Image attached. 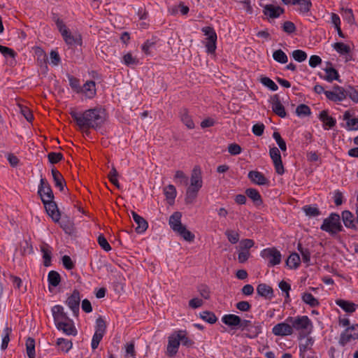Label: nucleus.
Returning <instances> with one entry per match:
<instances>
[{
  "mask_svg": "<svg viewBox=\"0 0 358 358\" xmlns=\"http://www.w3.org/2000/svg\"><path fill=\"white\" fill-rule=\"evenodd\" d=\"M70 115L79 128L85 130L87 134L90 129H101L107 119L106 110L98 107L86 110L83 113L72 110Z\"/></svg>",
  "mask_w": 358,
  "mask_h": 358,
  "instance_id": "1",
  "label": "nucleus"
},
{
  "mask_svg": "<svg viewBox=\"0 0 358 358\" xmlns=\"http://www.w3.org/2000/svg\"><path fill=\"white\" fill-rule=\"evenodd\" d=\"M326 97L334 102H341L348 96L354 103H358V91L352 86H348L347 90L338 85L333 86V90L325 92Z\"/></svg>",
  "mask_w": 358,
  "mask_h": 358,
  "instance_id": "2",
  "label": "nucleus"
},
{
  "mask_svg": "<svg viewBox=\"0 0 358 358\" xmlns=\"http://www.w3.org/2000/svg\"><path fill=\"white\" fill-rule=\"evenodd\" d=\"M203 186L201 171L199 166H196L192 171L190 185L187 187L185 194V203H192L197 197L198 192Z\"/></svg>",
  "mask_w": 358,
  "mask_h": 358,
  "instance_id": "3",
  "label": "nucleus"
},
{
  "mask_svg": "<svg viewBox=\"0 0 358 358\" xmlns=\"http://www.w3.org/2000/svg\"><path fill=\"white\" fill-rule=\"evenodd\" d=\"M320 229L331 235L343 231V227L341 223V216L338 213H331L328 217L324 220Z\"/></svg>",
  "mask_w": 358,
  "mask_h": 358,
  "instance_id": "4",
  "label": "nucleus"
},
{
  "mask_svg": "<svg viewBox=\"0 0 358 358\" xmlns=\"http://www.w3.org/2000/svg\"><path fill=\"white\" fill-rule=\"evenodd\" d=\"M286 322L292 324L293 329H294L296 331H305L310 334L313 329L312 322L306 315L295 317H288Z\"/></svg>",
  "mask_w": 358,
  "mask_h": 358,
  "instance_id": "5",
  "label": "nucleus"
},
{
  "mask_svg": "<svg viewBox=\"0 0 358 358\" xmlns=\"http://www.w3.org/2000/svg\"><path fill=\"white\" fill-rule=\"evenodd\" d=\"M239 329L242 331H246L245 336L249 338H255L262 332V326L259 322H252L250 320H242Z\"/></svg>",
  "mask_w": 358,
  "mask_h": 358,
  "instance_id": "6",
  "label": "nucleus"
},
{
  "mask_svg": "<svg viewBox=\"0 0 358 358\" xmlns=\"http://www.w3.org/2000/svg\"><path fill=\"white\" fill-rule=\"evenodd\" d=\"M260 255L264 259L268 260L267 266L272 267L280 264L282 255L275 248H268L261 251Z\"/></svg>",
  "mask_w": 358,
  "mask_h": 358,
  "instance_id": "7",
  "label": "nucleus"
},
{
  "mask_svg": "<svg viewBox=\"0 0 358 358\" xmlns=\"http://www.w3.org/2000/svg\"><path fill=\"white\" fill-rule=\"evenodd\" d=\"M204 35L207 36L206 48L208 53H214L216 50L217 34L211 27H204L201 29Z\"/></svg>",
  "mask_w": 358,
  "mask_h": 358,
  "instance_id": "8",
  "label": "nucleus"
},
{
  "mask_svg": "<svg viewBox=\"0 0 358 358\" xmlns=\"http://www.w3.org/2000/svg\"><path fill=\"white\" fill-rule=\"evenodd\" d=\"M38 194H39L41 201H49L54 199V194L52 190L51 186L45 178H41L40 185L38 186Z\"/></svg>",
  "mask_w": 358,
  "mask_h": 358,
  "instance_id": "9",
  "label": "nucleus"
},
{
  "mask_svg": "<svg viewBox=\"0 0 358 358\" xmlns=\"http://www.w3.org/2000/svg\"><path fill=\"white\" fill-rule=\"evenodd\" d=\"M269 155L273 161L276 173L278 175H282L285 173V169L279 150L276 147L271 148Z\"/></svg>",
  "mask_w": 358,
  "mask_h": 358,
  "instance_id": "10",
  "label": "nucleus"
},
{
  "mask_svg": "<svg viewBox=\"0 0 358 358\" xmlns=\"http://www.w3.org/2000/svg\"><path fill=\"white\" fill-rule=\"evenodd\" d=\"M43 203L45 206L47 213L52 217L55 222H59L60 220L61 214L58 209L57 203L54 201V199L49 201H44L43 199Z\"/></svg>",
  "mask_w": 358,
  "mask_h": 358,
  "instance_id": "11",
  "label": "nucleus"
},
{
  "mask_svg": "<svg viewBox=\"0 0 358 358\" xmlns=\"http://www.w3.org/2000/svg\"><path fill=\"white\" fill-rule=\"evenodd\" d=\"M324 71H325L326 75L323 76L320 73H318V76L320 78L329 83H332L334 80L341 82L340 80V75L338 71L332 67V64L331 62L327 63V66L324 69Z\"/></svg>",
  "mask_w": 358,
  "mask_h": 358,
  "instance_id": "12",
  "label": "nucleus"
},
{
  "mask_svg": "<svg viewBox=\"0 0 358 358\" xmlns=\"http://www.w3.org/2000/svg\"><path fill=\"white\" fill-rule=\"evenodd\" d=\"M180 341L175 331L168 338V345L166 347V355L169 357H173L178 353L180 347Z\"/></svg>",
  "mask_w": 358,
  "mask_h": 358,
  "instance_id": "13",
  "label": "nucleus"
},
{
  "mask_svg": "<svg viewBox=\"0 0 358 358\" xmlns=\"http://www.w3.org/2000/svg\"><path fill=\"white\" fill-rule=\"evenodd\" d=\"M293 327L287 322L275 324L272 329V333L278 336H286L293 334Z\"/></svg>",
  "mask_w": 358,
  "mask_h": 358,
  "instance_id": "14",
  "label": "nucleus"
},
{
  "mask_svg": "<svg viewBox=\"0 0 358 358\" xmlns=\"http://www.w3.org/2000/svg\"><path fill=\"white\" fill-rule=\"evenodd\" d=\"M285 5H297V10L301 14L308 13L312 7L310 0H281Z\"/></svg>",
  "mask_w": 358,
  "mask_h": 358,
  "instance_id": "15",
  "label": "nucleus"
},
{
  "mask_svg": "<svg viewBox=\"0 0 358 358\" xmlns=\"http://www.w3.org/2000/svg\"><path fill=\"white\" fill-rule=\"evenodd\" d=\"M271 103L273 112L280 117L284 118L287 116L285 108L280 101L278 94H274L271 98Z\"/></svg>",
  "mask_w": 358,
  "mask_h": 358,
  "instance_id": "16",
  "label": "nucleus"
},
{
  "mask_svg": "<svg viewBox=\"0 0 358 358\" xmlns=\"http://www.w3.org/2000/svg\"><path fill=\"white\" fill-rule=\"evenodd\" d=\"M80 301V292L78 289H74L71 295L68 297L66 304L76 315H77L79 312Z\"/></svg>",
  "mask_w": 358,
  "mask_h": 358,
  "instance_id": "17",
  "label": "nucleus"
},
{
  "mask_svg": "<svg viewBox=\"0 0 358 358\" xmlns=\"http://www.w3.org/2000/svg\"><path fill=\"white\" fill-rule=\"evenodd\" d=\"M52 313L55 326H57L58 323L69 321L70 319L66 313L64 312V308L60 305L54 306L52 308Z\"/></svg>",
  "mask_w": 358,
  "mask_h": 358,
  "instance_id": "18",
  "label": "nucleus"
},
{
  "mask_svg": "<svg viewBox=\"0 0 358 358\" xmlns=\"http://www.w3.org/2000/svg\"><path fill=\"white\" fill-rule=\"evenodd\" d=\"M62 38L69 46L82 45L83 40L80 34H72L70 31H64Z\"/></svg>",
  "mask_w": 358,
  "mask_h": 358,
  "instance_id": "19",
  "label": "nucleus"
},
{
  "mask_svg": "<svg viewBox=\"0 0 358 358\" xmlns=\"http://www.w3.org/2000/svg\"><path fill=\"white\" fill-rule=\"evenodd\" d=\"M248 178L250 181L258 185H267L269 183L268 178L265 176L258 171H250L248 174Z\"/></svg>",
  "mask_w": 358,
  "mask_h": 358,
  "instance_id": "20",
  "label": "nucleus"
},
{
  "mask_svg": "<svg viewBox=\"0 0 358 358\" xmlns=\"http://www.w3.org/2000/svg\"><path fill=\"white\" fill-rule=\"evenodd\" d=\"M179 117L180 121L189 129H193L195 127L194 122L192 115L187 108H182L179 110Z\"/></svg>",
  "mask_w": 358,
  "mask_h": 358,
  "instance_id": "21",
  "label": "nucleus"
},
{
  "mask_svg": "<svg viewBox=\"0 0 358 358\" xmlns=\"http://www.w3.org/2000/svg\"><path fill=\"white\" fill-rule=\"evenodd\" d=\"M131 213L134 221L137 225L135 229L136 233L142 234L145 232L148 227V222L143 217L137 214L136 212L131 211Z\"/></svg>",
  "mask_w": 358,
  "mask_h": 358,
  "instance_id": "22",
  "label": "nucleus"
},
{
  "mask_svg": "<svg viewBox=\"0 0 358 358\" xmlns=\"http://www.w3.org/2000/svg\"><path fill=\"white\" fill-rule=\"evenodd\" d=\"M58 330L62 331L66 335L76 336L77 334V330L73 324L72 320L69 319V321H65L62 323H58L56 326Z\"/></svg>",
  "mask_w": 358,
  "mask_h": 358,
  "instance_id": "23",
  "label": "nucleus"
},
{
  "mask_svg": "<svg viewBox=\"0 0 358 358\" xmlns=\"http://www.w3.org/2000/svg\"><path fill=\"white\" fill-rule=\"evenodd\" d=\"M341 217L344 225L349 229H357L356 220L354 215L349 210H343Z\"/></svg>",
  "mask_w": 358,
  "mask_h": 358,
  "instance_id": "24",
  "label": "nucleus"
},
{
  "mask_svg": "<svg viewBox=\"0 0 358 358\" xmlns=\"http://www.w3.org/2000/svg\"><path fill=\"white\" fill-rule=\"evenodd\" d=\"M241 320H242L239 316L234 314L224 315L222 317V322L224 324L231 327H238L239 328Z\"/></svg>",
  "mask_w": 358,
  "mask_h": 358,
  "instance_id": "25",
  "label": "nucleus"
},
{
  "mask_svg": "<svg viewBox=\"0 0 358 358\" xmlns=\"http://www.w3.org/2000/svg\"><path fill=\"white\" fill-rule=\"evenodd\" d=\"M245 195L250 199L256 206L263 203V199L259 191L255 188H248L245 190Z\"/></svg>",
  "mask_w": 358,
  "mask_h": 358,
  "instance_id": "26",
  "label": "nucleus"
},
{
  "mask_svg": "<svg viewBox=\"0 0 358 358\" xmlns=\"http://www.w3.org/2000/svg\"><path fill=\"white\" fill-rule=\"evenodd\" d=\"M319 118L323 122L324 129H331L336 124V119L329 116L327 110H322L320 114Z\"/></svg>",
  "mask_w": 358,
  "mask_h": 358,
  "instance_id": "27",
  "label": "nucleus"
},
{
  "mask_svg": "<svg viewBox=\"0 0 358 358\" xmlns=\"http://www.w3.org/2000/svg\"><path fill=\"white\" fill-rule=\"evenodd\" d=\"M284 11L282 8L272 4L266 5L264 7V14L271 18L278 17Z\"/></svg>",
  "mask_w": 358,
  "mask_h": 358,
  "instance_id": "28",
  "label": "nucleus"
},
{
  "mask_svg": "<svg viewBox=\"0 0 358 358\" xmlns=\"http://www.w3.org/2000/svg\"><path fill=\"white\" fill-rule=\"evenodd\" d=\"M86 97L92 99L96 94V84L94 81H87L82 87V92Z\"/></svg>",
  "mask_w": 358,
  "mask_h": 358,
  "instance_id": "29",
  "label": "nucleus"
},
{
  "mask_svg": "<svg viewBox=\"0 0 358 358\" xmlns=\"http://www.w3.org/2000/svg\"><path fill=\"white\" fill-rule=\"evenodd\" d=\"M181 213L178 211L173 213L169 217V224L174 232L183 225L181 223Z\"/></svg>",
  "mask_w": 358,
  "mask_h": 358,
  "instance_id": "30",
  "label": "nucleus"
},
{
  "mask_svg": "<svg viewBox=\"0 0 358 358\" xmlns=\"http://www.w3.org/2000/svg\"><path fill=\"white\" fill-rule=\"evenodd\" d=\"M53 181L56 187H58L60 191H63L64 186L66 185L65 180L62 173L55 168H53L51 171Z\"/></svg>",
  "mask_w": 358,
  "mask_h": 358,
  "instance_id": "31",
  "label": "nucleus"
},
{
  "mask_svg": "<svg viewBox=\"0 0 358 358\" xmlns=\"http://www.w3.org/2000/svg\"><path fill=\"white\" fill-rule=\"evenodd\" d=\"M257 294L266 299H271L273 296V290L271 287L265 284L261 283L257 287Z\"/></svg>",
  "mask_w": 358,
  "mask_h": 358,
  "instance_id": "32",
  "label": "nucleus"
},
{
  "mask_svg": "<svg viewBox=\"0 0 358 358\" xmlns=\"http://www.w3.org/2000/svg\"><path fill=\"white\" fill-rule=\"evenodd\" d=\"M336 304L341 308L344 311L348 313H352L356 310L357 305L353 302L345 301L343 299H337Z\"/></svg>",
  "mask_w": 358,
  "mask_h": 358,
  "instance_id": "33",
  "label": "nucleus"
},
{
  "mask_svg": "<svg viewBox=\"0 0 358 358\" xmlns=\"http://www.w3.org/2000/svg\"><path fill=\"white\" fill-rule=\"evenodd\" d=\"M41 251L43 254V265L45 266H50L52 259V250L48 244L43 243L41 245Z\"/></svg>",
  "mask_w": 358,
  "mask_h": 358,
  "instance_id": "34",
  "label": "nucleus"
},
{
  "mask_svg": "<svg viewBox=\"0 0 358 358\" xmlns=\"http://www.w3.org/2000/svg\"><path fill=\"white\" fill-rule=\"evenodd\" d=\"M343 120L346 121L347 126L350 130H357L358 129V117L351 118V114L350 111L347 110L343 115Z\"/></svg>",
  "mask_w": 358,
  "mask_h": 358,
  "instance_id": "35",
  "label": "nucleus"
},
{
  "mask_svg": "<svg viewBox=\"0 0 358 358\" xmlns=\"http://www.w3.org/2000/svg\"><path fill=\"white\" fill-rule=\"evenodd\" d=\"M314 343V340L313 338L309 337L306 339L305 343H301L299 345V357L305 358L306 352L308 350L312 351V346Z\"/></svg>",
  "mask_w": 358,
  "mask_h": 358,
  "instance_id": "36",
  "label": "nucleus"
},
{
  "mask_svg": "<svg viewBox=\"0 0 358 358\" xmlns=\"http://www.w3.org/2000/svg\"><path fill=\"white\" fill-rule=\"evenodd\" d=\"M301 263L299 255L296 252L292 253L286 260L287 266L291 269L297 268Z\"/></svg>",
  "mask_w": 358,
  "mask_h": 358,
  "instance_id": "37",
  "label": "nucleus"
},
{
  "mask_svg": "<svg viewBox=\"0 0 358 358\" xmlns=\"http://www.w3.org/2000/svg\"><path fill=\"white\" fill-rule=\"evenodd\" d=\"M176 333L178 340L182 345L189 348L194 344V342L187 336V334L185 331L178 330L176 331Z\"/></svg>",
  "mask_w": 358,
  "mask_h": 358,
  "instance_id": "38",
  "label": "nucleus"
},
{
  "mask_svg": "<svg viewBox=\"0 0 358 358\" xmlns=\"http://www.w3.org/2000/svg\"><path fill=\"white\" fill-rule=\"evenodd\" d=\"M302 301L309 305L311 308L317 307L320 305L319 301L309 292H304L301 296Z\"/></svg>",
  "mask_w": 358,
  "mask_h": 358,
  "instance_id": "39",
  "label": "nucleus"
},
{
  "mask_svg": "<svg viewBox=\"0 0 358 358\" xmlns=\"http://www.w3.org/2000/svg\"><path fill=\"white\" fill-rule=\"evenodd\" d=\"M175 232L187 241L192 242L194 240V234L188 229H187L185 225H182Z\"/></svg>",
  "mask_w": 358,
  "mask_h": 358,
  "instance_id": "40",
  "label": "nucleus"
},
{
  "mask_svg": "<svg viewBox=\"0 0 358 358\" xmlns=\"http://www.w3.org/2000/svg\"><path fill=\"white\" fill-rule=\"evenodd\" d=\"M57 345L59 347V350L63 352H68L73 347V343L71 341L59 338L57 340Z\"/></svg>",
  "mask_w": 358,
  "mask_h": 358,
  "instance_id": "41",
  "label": "nucleus"
},
{
  "mask_svg": "<svg viewBox=\"0 0 358 358\" xmlns=\"http://www.w3.org/2000/svg\"><path fill=\"white\" fill-rule=\"evenodd\" d=\"M49 286L57 287L61 282V276L57 271H51L48 275Z\"/></svg>",
  "mask_w": 358,
  "mask_h": 358,
  "instance_id": "42",
  "label": "nucleus"
},
{
  "mask_svg": "<svg viewBox=\"0 0 358 358\" xmlns=\"http://www.w3.org/2000/svg\"><path fill=\"white\" fill-rule=\"evenodd\" d=\"M164 193L169 203L173 202L176 197V189L173 185H169L164 189Z\"/></svg>",
  "mask_w": 358,
  "mask_h": 358,
  "instance_id": "43",
  "label": "nucleus"
},
{
  "mask_svg": "<svg viewBox=\"0 0 358 358\" xmlns=\"http://www.w3.org/2000/svg\"><path fill=\"white\" fill-rule=\"evenodd\" d=\"M26 351L29 358H35V340L29 337L26 341Z\"/></svg>",
  "mask_w": 358,
  "mask_h": 358,
  "instance_id": "44",
  "label": "nucleus"
},
{
  "mask_svg": "<svg viewBox=\"0 0 358 358\" xmlns=\"http://www.w3.org/2000/svg\"><path fill=\"white\" fill-rule=\"evenodd\" d=\"M68 79L71 89L76 93H80L82 92V87L80 86V80L71 75H68Z\"/></svg>",
  "mask_w": 358,
  "mask_h": 358,
  "instance_id": "45",
  "label": "nucleus"
},
{
  "mask_svg": "<svg viewBox=\"0 0 358 358\" xmlns=\"http://www.w3.org/2000/svg\"><path fill=\"white\" fill-rule=\"evenodd\" d=\"M273 57L274 60L280 64H286L288 61L287 55L280 49L273 52Z\"/></svg>",
  "mask_w": 358,
  "mask_h": 358,
  "instance_id": "46",
  "label": "nucleus"
},
{
  "mask_svg": "<svg viewBox=\"0 0 358 358\" xmlns=\"http://www.w3.org/2000/svg\"><path fill=\"white\" fill-rule=\"evenodd\" d=\"M303 210L306 215L310 217H317L321 214L320 210L316 206L306 205L303 207Z\"/></svg>",
  "mask_w": 358,
  "mask_h": 358,
  "instance_id": "47",
  "label": "nucleus"
},
{
  "mask_svg": "<svg viewBox=\"0 0 358 358\" xmlns=\"http://www.w3.org/2000/svg\"><path fill=\"white\" fill-rule=\"evenodd\" d=\"M333 47L341 55L349 54L351 51L350 47L342 42L335 43Z\"/></svg>",
  "mask_w": 358,
  "mask_h": 358,
  "instance_id": "48",
  "label": "nucleus"
},
{
  "mask_svg": "<svg viewBox=\"0 0 358 358\" xmlns=\"http://www.w3.org/2000/svg\"><path fill=\"white\" fill-rule=\"evenodd\" d=\"M12 332V329L10 327H6L3 329V335L2 338V342L1 345V348L2 350H6L8 348V343L10 341V335Z\"/></svg>",
  "mask_w": 358,
  "mask_h": 358,
  "instance_id": "49",
  "label": "nucleus"
},
{
  "mask_svg": "<svg viewBox=\"0 0 358 358\" xmlns=\"http://www.w3.org/2000/svg\"><path fill=\"white\" fill-rule=\"evenodd\" d=\"M106 330L105 320L100 316L96 320L95 332L104 335Z\"/></svg>",
  "mask_w": 358,
  "mask_h": 358,
  "instance_id": "50",
  "label": "nucleus"
},
{
  "mask_svg": "<svg viewBox=\"0 0 358 358\" xmlns=\"http://www.w3.org/2000/svg\"><path fill=\"white\" fill-rule=\"evenodd\" d=\"M123 63L127 66H131L137 65L139 63L138 59L136 57L132 56L131 52H127L123 57Z\"/></svg>",
  "mask_w": 358,
  "mask_h": 358,
  "instance_id": "51",
  "label": "nucleus"
},
{
  "mask_svg": "<svg viewBox=\"0 0 358 358\" xmlns=\"http://www.w3.org/2000/svg\"><path fill=\"white\" fill-rule=\"evenodd\" d=\"M200 317L203 320L210 324L215 323L217 320L216 315L213 312L210 311H203L201 313Z\"/></svg>",
  "mask_w": 358,
  "mask_h": 358,
  "instance_id": "52",
  "label": "nucleus"
},
{
  "mask_svg": "<svg viewBox=\"0 0 358 358\" xmlns=\"http://www.w3.org/2000/svg\"><path fill=\"white\" fill-rule=\"evenodd\" d=\"M352 339L354 340V337L350 333L348 329H345L341 334L339 339V344L342 346H345Z\"/></svg>",
  "mask_w": 358,
  "mask_h": 358,
  "instance_id": "53",
  "label": "nucleus"
},
{
  "mask_svg": "<svg viewBox=\"0 0 358 358\" xmlns=\"http://www.w3.org/2000/svg\"><path fill=\"white\" fill-rule=\"evenodd\" d=\"M174 179L179 185H187L188 184V178L182 171H177L176 172Z\"/></svg>",
  "mask_w": 358,
  "mask_h": 358,
  "instance_id": "54",
  "label": "nucleus"
},
{
  "mask_svg": "<svg viewBox=\"0 0 358 358\" xmlns=\"http://www.w3.org/2000/svg\"><path fill=\"white\" fill-rule=\"evenodd\" d=\"M225 236L227 237L228 241L232 244L238 243L240 238L239 234L231 229L226 230Z\"/></svg>",
  "mask_w": 358,
  "mask_h": 358,
  "instance_id": "55",
  "label": "nucleus"
},
{
  "mask_svg": "<svg viewBox=\"0 0 358 358\" xmlns=\"http://www.w3.org/2000/svg\"><path fill=\"white\" fill-rule=\"evenodd\" d=\"M296 113L298 116H308L311 110L308 106L301 103L296 107Z\"/></svg>",
  "mask_w": 358,
  "mask_h": 358,
  "instance_id": "56",
  "label": "nucleus"
},
{
  "mask_svg": "<svg viewBox=\"0 0 358 358\" xmlns=\"http://www.w3.org/2000/svg\"><path fill=\"white\" fill-rule=\"evenodd\" d=\"M48 159L50 163L57 164L64 159V155L61 152H51L48 153Z\"/></svg>",
  "mask_w": 358,
  "mask_h": 358,
  "instance_id": "57",
  "label": "nucleus"
},
{
  "mask_svg": "<svg viewBox=\"0 0 358 358\" xmlns=\"http://www.w3.org/2000/svg\"><path fill=\"white\" fill-rule=\"evenodd\" d=\"M294 59L298 62H302L307 59V54L302 50H294L292 53Z\"/></svg>",
  "mask_w": 358,
  "mask_h": 358,
  "instance_id": "58",
  "label": "nucleus"
},
{
  "mask_svg": "<svg viewBox=\"0 0 358 358\" xmlns=\"http://www.w3.org/2000/svg\"><path fill=\"white\" fill-rule=\"evenodd\" d=\"M97 242L100 247L105 251L108 252L111 250V246L108 242L107 239L105 238L103 234H101L99 235L97 238Z\"/></svg>",
  "mask_w": 358,
  "mask_h": 358,
  "instance_id": "59",
  "label": "nucleus"
},
{
  "mask_svg": "<svg viewBox=\"0 0 358 358\" xmlns=\"http://www.w3.org/2000/svg\"><path fill=\"white\" fill-rule=\"evenodd\" d=\"M197 290L200 295L205 299H209L210 297V290L208 286L202 284L198 286Z\"/></svg>",
  "mask_w": 358,
  "mask_h": 358,
  "instance_id": "60",
  "label": "nucleus"
},
{
  "mask_svg": "<svg viewBox=\"0 0 358 358\" xmlns=\"http://www.w3.org/2000/svg\"><path fill=\"white\" fill-rule=\"evenodd\" d=\"M0 52L5 57H10L14 59L17 56V53L14 51V50L1 45H0Z\"/></svg>",
  "mask_w": 358,
  "mask_h": 358,
  "instance_id": "61",
  "label": "nucleus"
},
{
  "mask_svg": "<svg viewBox=\"0 0 358 358\" xmlns=\"http://www.w3.org/2000/svg\"><path fill=\"white\" fill-rule=\"evenodd\" d=\"M261 83L272 91H276L278 89V85L268 77L262 78Z\"/></svg>",
  "mask_w": 358,
  "mask_h": 358,
  "instance_id": "62",
  "label": "nucleus"
},
{
  "mask_svg": "<svg viewBox=\"0 0 358 358\" xmlns=\"http://www.w3.org/2000/svg\"><path fill=\"white\" fill-rule=\"evenodd\" d=\"M273 138L275 140L280 150L282 151H285L287 149L286 143L281 137L280 133L278 131L273 132Z\"/></svg>",
  "mask_w": 358,
  "mask_h": 358,
  "instance_id": "63",
  "label": "nucleus"
},
{
  "mask_svg": "<svg viewBox=\"0 0 358 358\" xmlns=\"http://www.w3.org/2000/svg\"><path fill=\"white\" fill-rule=\"evenodd\" d=\"M295 24L291 21H286L282 24V30L288 34H291L296 31Z\"/></svg>",
  "mask_w": 358,
  "mask_h": 358,
  "instance_id": "64",
  "label": "nucleus"
}]
</instances>
